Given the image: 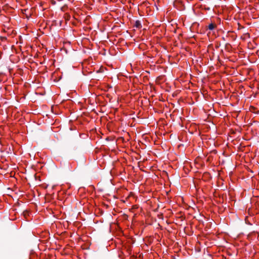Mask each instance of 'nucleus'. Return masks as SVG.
Wrapping results in <instances>:
<instances>
[{
    "mask_svg": "<svg viewBox=\"0 0 259 259\" xmlns=\"http://www.w3.org/2000/svg\"><path fill=\"white\" fill-rule=\"evenodd\" d=\"M135 26L137 28H140L142 27L141 24L139 20H137L136 21Z\"/></svg>",
    "mask_w": 259,
    "mask_h": 259,
    "instance_id": "f257e3e1",
    "label": "nucleus"
},
{
    "mask_svg": "<svg viewBox=\"0 0 259 259\" xmlns=\"http://www.w3.org/2000/svg\"><path fill=\"white\" fill-rule=\"evenodd\" d=\"M215 26V25L214 24H213V23H211V24H209V25L208 26V29L209 30H213Z\"/></svg>",
    "mask_w": 259,
    "mask_h": 259,
    "instance_id": "f03ea898",
    "label": "nucleus"
},
{
    "mask_svg": "<svg viewBox=\"0 0 259 259\" xmlns=\"http://www.w3.org/2000/svg\"><path fill=\"white\" fill-rule=\"evenodd\" d=\"M24 215H25V217L26 216V215H27V213H28V212L27 211H26V212H24Z\"/></svg>",
    "mask_w": 259,
    "mask_h": 259,
    "instance_id": "7ed1b4c3",
    "label": "nucleus"
}]
</instances>
